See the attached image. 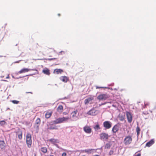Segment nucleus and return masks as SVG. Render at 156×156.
<instances>
[{
    "instance_id": "39448f33",
    "label": "nucleus",
    "mask_w": 156,
    "mask_h": 156,
    "mask_svg": "<svg viewBox=\"0 0 156 156\" xmlns=\"http://www.w3.org/2000/svg\"><path fill=\"white\" fill-rule=\"evenodd\" d=\"M94 98L93 96H90L86 99L84 101V103L85 105H88V104H92L93 103Z\"/></svg>"
},
{
    "instance_id": "0eeeda50",
    "label": "nucleus",
    "mask_w": 156,
    "mask_h": 156,
    "mask_svg": "<svg viewBox=\"0 0 156 156\" xmlns=\"http://www.w3.org/2000/svg\"><path fill=\"white\" fill-rule=\"evenodd\" d=\"M108 98V96L107 94H101L97 97V99L99 100H105Z\"/></svg>"
},
{
    "instance_id": "4c0bfd02",
    "label": "nucleus",
    "mask_w": 156,
    "mask_h": 156,
    "mask_svg": "<svg viewBox=\"0 0 156 156\" xmlns=\"http://www.w3.org/2000/svg\"><path fill=\"white\" fill-rule=\"evenodd\" d=\"M66 154L65 152L63 153L62 154V156H66Z\"/></svg>"
},
{
    "instance_id": "4be33fe9",
    "label": "nucleus",
    "mask_w": 156,
    "mask_h": 156,
    "mask_svg": "<svg viewBox=\"0 0 156 156\" xmlns=\"http://www.w3.org/2000/svg\"><path fill=\"white\" fill-rule=\"evenodd\" d=\"M63 72V70L60 69H56L54 70V72H55L57 74L61 73Z\"/></svg>"
},
{
    "instance_id": "c03bdc74",
    "label": "nucleus",
    "mask_w": 156,
    "mask_h": 156,
    "mask_svg": "<svg viewBox=\"0 0 156 156\" xmlns=\"http://www.w3.org/2000/svg\"><path fill=\"white\" fill-rule=\"evenodd\" d=\"M104 104H105L104 103H102L101 104L99 105V106H101V105H104Z\"/></svg>"
},
{
    "instance_id": "3c124183",
    "label": "nucleus",
    "mask_w": 156,
    "mask_h": 156,
    "mask_svg": "<svg viewBox=\"0 0 156 156\" xmlns=\"http://www.w3.org/2000/svg\"><path fill=\"white\" fill-rule=\"evenodd\" d=\"M33 75V74H30V75H29V76H32V75Z\"/></svg>"
},
{
    "instance_id": "2eb2a0df",
    "label": "nucleus",
    "mask_w": 156,
    "mask_h": 156,
    "mask_svg": "<svg viewBox=\"0 0 156 156\" xmlns=\"http://www.w3.org/2000/svg\"><path fill=\"white\" fill-rule=\"evenodd\" d=\"M5 147V144L4 140H0V149L4 150Z\"/></svg>"
},
{
    "instance_id": "6e6d98bb",
    "label": "nucleus",
    "mask_w": 156,
    "mask_h": 156,
    "mask_svg": "<svg viewBox=\"0 0 156 156\" xmlns=\"http://www.w3.org/2000/svg\"><path fill=\"white\" fill-rule=\"evenodd\" d=\"M34 156H36V155H35Z\"/></svg>"
},
{
    "instance_id": "c756f323",
    "label": "nucleus",
    "mask_w": 156,
    "mask_h": 156,
    "mask_svg": "<svg viewBox=\"0 0 156 156\" xmlns=\"http://www.w3.org/2000/svg\"><path fill=\"white\" fill-rule=\"evenodd\" d=\"M5 123V122L4 120H2L0 121V125L2 126L4 125Z\"/></svg>"
},
{
    "instance_id": "a211bd4d",
    "label": "nucleus",
    "mask_w": 156,
    "mask_h": 156,
    "mask_svg": "<svg viewBox=\"0 0 156 156\" xmlns=\"http://www.w3.org/2000/svg\"><path fill=\"white\" fill-rule=\"evenodd\" d=\"M60 79L61 80L65 83L67 82L68 80V78L67 77L65 76H61L60 77Z\"/></svg>"
},
{
    "instance_id": "1a4fd4ad",
    "label": "nucleus",
    "mask_w": 156,
    "mask_h": 156,
    "mask_svg": "<svg viewBox=\"0 0 156 156\" xmlns=\"http://www.w3.org/2000/svg\"><path fill=\"white\" fill-rule=\"evenodd\" d=\"M100 136L101 140H104L108 139L109 136L108 134L105 133L100 134Z\"/></svg>"
},
{
    "instance_id": "864d4df0",
    "label": "nucleus",
    "mask_w": 156,
    "mask_h": 156,
    "mask_svg": "<svg viewBox=\"0 0 156 156\" xmlns=\"http://www.w3.org/2000/svg\"><path fill=\"white\" fill-rule=\"evenodd\" d=\"M12 77L13 78H14V77H13V76H12Z\"/></svg>"
},
{
    "instance_id": "f704fd0d",
    "label": "nucleus",
    "mask_w": 156,
    "mask_h": 156,
    "mask_svg": "<svg viewBox=\"0 0 156 156\" xmlns=\"http://www.w3.org/2000/svg\"><path fill=\"white\" fill-rule=\"evenodd\" d=\"M113 151L111 150V151H109V155H111L113 154Z\"/></svg>"
},
{
    "instance_id": "2f4dec72",
    "label": "nucleus",
    "mask_w": 156,
    "mask_h": 156,
    "mask_svg": "<svg viewBox=\"0 0 156 156\" xmlns=\"http://www.w3.org/2000/svg\"><path fill=\"white\" fill-rule=\"evenodd\" d=\"M96 89H99V88H107V87H99L97 86H95Z\"/></svg>"
},
{
    "instance_id": "a19ab883",
    "label": "nucleus",
    "mask_w": 156,
    "mask_h": 156,
    "mask_svg": "<svg viewBox=\"0 0 156 156\" xmlns=\"http://www.w3.org/2000/svg\"><path fill=\"white\" fill-rule=\"evenodd\" d=\"M143 114H144L145 115H146L147 114V112H143Z\"/></svg>"
},
{
    "instance_id": "7ed1b4c3",
    "label": "nucleus",
    "mask_w": 156,
    "mask_h": 156,
    "mask_svg": "<svg viewBox=\"0 0 156 156\" xmlns=\"http://www.w3.org/2000/svg\"><path fill=\"white\" fill-rule=\"evenodd\" d=\"M79 113L77 110H75L73 111L71 114V118L73 121H76L78 119Z\"/></svg>"
},
{
    "instance_id": "20e7f679",
    "label": "nucleus",
    "mask_w": 156,
    "mask_h": 156,
    "mask_svg": "<svg viewBox=\"0 0 156 156\" xmlns=\"http://www.w3.org/2000/svg\"><path fill=\"white\" fill-rule=\"evenodd\" d=\"M132 141V136L129 135L125 137L123 141V143L125 145H128L131 143Z\"/></svg>"
},
{
    "instance_id": "49530a36",
    "label": "nucleus",
    "mask_w": 156,
    "mask_h": 156,
    "mask_svg": "<svg viewBox=\"0 0 156 156\" xmlns=\"http://www.w3.org/2000/svg\"><path fill=\"white\" fill-rule=\"evenodd\" d=\"M93 156H100L98 155H94Z\"/></svg>"
},
{
    "instance_id": "412c9836",
    "label": "nucleus",
    "mask_w": 156,
    "mask_h": 156,
    "mask_svg": "<svg viewBox=\"0 0 156 156\" xmlns=\"http://www.w3.org/2000/svg\"><path fill=\"white\" fill-rule=\"evenodd\" d=\"M63 107L62 105L58 106L57 109V111L58 112H62Z\"/></svg>"
},
{
    "instance_id": "f3484780",
    "label": "nucleus",
    "mask_w": 156,
    "mask_h": 156,
    "mask_svg": "<svg viewBox=\"0 0 156 156\" xmlns=\"http://www.w3.org/2000/svg\"><path fill=\"white\" fill-rule=\"evenodd\" d=\"M154 143V139H151L150 141L147 142L146 144V146L150 147Z\"/></svg>"
},
{
    "instance_id": "c85d7f7f",
    "label": "nucleus",
    "mask_w": 156,
    "mask_h": 156,
    "mask_svg": "<svg viewBox=\"0 0 156 156\" xmlns=\"http://www.w3.org/2000/svg\"><path fill=\"white\" fill-rule=\"evenodd\" d=\"M11 101L13 104H17L19 103V101L15 100H12Z\"/></svg>"
},
{
    "instance_id": "9b49d317",
    "label": "nucleus",
    "mask_w": 156,
    "mask_h": 156,
    "mask_svg": "<svg viewBox=\"0 0 156 156\" xmlns=\"http://www.w3.org/2000/svg\"><path fill=\"white\" fill-rule=\"evenodd\" d=\"M41 120L40 118H38L35 121V123L34 125V128L37 129H39V126L40 124Z\"/></svg>"
},
{
    "instance_id": "b1692460",
    "label": "nucleus",
    "mask_w": 156,
    "mask_h": 156,
    "mask_svg": "<svg viewBox=\"0 0 156 156\" xmlns=\"http://www.w3.org/2000/svg\"><path fill=\"white\" fill-rule=\"evenodd\" d=\"M94 128L95 131L98 130L100 129V128L99 125L97 124L94 126Z\"/></svg>"
},
{
    "instance_id": "8fccbe9b",
    "label": "nucleus",
    "mask_w": 156,
    "mask_h": 156,
    "mask_svg": "<svg viewBox=\"0 0 156 156\" xmlns=\"http://www.w3.org/2000/svg\"><path fill=\"white\" fill-rule=\"evenodd\" d=\"M2 80L3 81H7L6 80Z\"/></svg>"
},
{
    "instance_id": "473e14b6",
    "label": "nucleus",
    "mask_w": 156,
    "mask_h": 156,
    "mask_svg": "<svg viewBox=\"0 0 156 156\" xmlns=\"http://www.w3.org/2000/svg\"><path fill=\"white\" fill-rule=\"evenodd\" d=\"M65 52L64 51H62L59 53L58 54V55H59L60 54H62V55H63V54H65Z\"/></svg>"
},
{
    "instance_id": "6e6552de",
    "label": "nucleus",
    "mask_w": 156,
    "mask_h": 156,
    "mask_svg": "<svg viewBox=\"0 0 156 156\" xmlns=\"http://www.w3.org/2000/svg\"><path fill=\"white\" fill-rule=\"evenodd\" d=\"M126 115L128 122L131 123L132 121L133 117L132 114L129 112H126Z\"/></svg>"
},
{
    "instance_id": "58836bf2",
    "label": "nucleus",
    "mask_w": 156,
    "mask_h": 156,
    "mask_svg": "<svg viewBox=\"0 0 156 156\" xmlns=\"http://www.w3.org/2000/svg\"><path fill=\"white\" fill-rule=\"evenodd\" d=\"M141 154L140 153H139L137 154L136 156H140Z\"/></svg>"
},
{
    "instance_id": "f8f14e48",
    "label": "nucleus",
    "mask_w": 156,
    "mask_h": 156,
    "mask_svg": "<svg viewBox=\"0 0 156 156\" xmlns=\"http://www.w3.org/2000/svg\"><path fill=\"white\" fill-rule=\"evenodd\" d=\"M119 126L118 124L115 125L112 128V132L113 133H116L119 130Z\"/></svg>"
},
{
    "instance_id": "f257e3e1",
    "label": "nucleus",
    "mask_w": 156,
    "mask_h": 156,
    "mask_svg": "<svg viewBox=\"0 0 156 156\" xmlns=\"http://www.w3.org/2000/svg\"><path fill=\"white\" fill-rule=\"evenodd\" d=\"M69 119V117H64L62 118H59L53 121V122L55 124H58L61 123L62 122H66Z\"/></svg>"
},
{
    "instance_id": "de8ad7c7",
    "label": "nucleus",
    "mask_w": 156,
    "mask_h": 156,
    "mask_svg": "<svg viewBox=\"0 0 156 156\" xmlns=\"http://www.w3.org/2000/svg\"><path fill=\"white\" fill-rule=\"evenodd\" d=\"M146 106H145V105L143 107V108H146Z\"/></svg>"
},
{
    "instance_id": "79ce46f5",
    "label": "nucleus",
    "mask_w": 156,
    "mask_h": 156,
    "mask_svg": "<svg viewBox=\"0 0 156 156\" xmlns=\"http://www.w3.org/2000/svg\"><path fill=\"white\" fill-rule=\"evenodd\" d=\"M9 78V75H8L6 77V79H8V78Z\"/></svg>"
},
{
    "instance_id": "393cba45",
    "label": "nucleus",
    "mask_w": 156,
    "mask_h": 156,
    "mask_svg": "<svg viewBox=\"0 0 156 156\" xmlns=\"http://www.w3.org/2000/svg\"><path fill=\"white\" fill-rule=\"evenodd\" d=\"M48 141H49L52 142L53 143L57 142V140L54 139V138H51V139H50Z\"/></svg>"
},
{
    "instance_id": "9d476101",
    "label": "nucleus",
    "mask_w": 156,
    "mask_h": 156,
    "mask_svg": "<svg viewBox=\"0 0 156 156\" xmlns=\"http://www.w3.org/2000/svg\"><path fill=\"white\" fill-rule=\"evenodd\" d=\"M30 70H35L37 72V70L36 69H30L26 68H24L22 69H21L20 71L18 72V73L21 74L23 73H25L29 71Z\"/></svg>"
},
{
    "instance_id": "423d86ee",
    "label": "nucleus",
    "mask_w": 156,
    "mask_h": 156,
    "mask_svg": "<svg viewBox=\"0 0 156 156\" xmlns=\"http://www.w3.org/2000/svg\"><path fill=\"white\" fill-rule=\"evenodd\" d=\"M112 123L109 121H105L103 123V125L105 128V129H108L110 128L112 126Z\"/></svg>"
},
{
    "instance_id": "37998d69",
    "label": "nucleus",
    "mask_w": 156,
    "mask_h": 156,
    "mask_svg": "<svg viewBox=\"0 0 156 156\" xmlns=\"http://www.w3.org/2000/svg\"><path fill=\"white\" fill-rule=\"evenodd\" d=\"M63 114H64V115H67V113L66 112H64L63 113Z\"/></svg>"
},
{
    "instance_id": "dca6fc26",
    "label": "nucleus",
    "mask_w": 156,
    "mask_h": 156,
    "mask_svg": "<svg viewBox=\"0 0 156 156\" xmlns=\"http://www.w3.org/2000/svg\"><path fill=\"white\" fill-rule=\"evenodd\" d=\"M94 151H96V150L93 149H85L83 150V151L87 153L88 154L93 153Z\"/></svg>"
},
{
    "instance_id": "72a5a7b5",
    "label": "nucleus",
    "mask_w": 156,
    "mask_h": 156,
    "mask_svg": "<svg viewBox=\"0 0 156 156\" xmlns=\"http://www.w3.org/2000/svg\"><path fill=\"white\" fill-rule=\"evenodd\" d=\"M57 58H48V59H47V60H48V61H51V60H54V59H57Z\"/></svg>"
},
{
    "instance_id": "cd10ccee",
    "label": "nucleus",
    "mask_w": 156,
    "mask_h": 156,
    "mask_svg": "<svg viewBox=\"0 0 156 156\" xmlns=\"http://www.w3.org/2000/svg\"><path fill=\"white\" fill-rule=\"evenodd\" d=\"M48 129H57V128L56 126H51L49 127L48 128Z\"/></svg>"
},
{
    "instance_id": "aec40b11",
    "label": "nucleus",
    "mask_w": 156,
    "mask_h": 156,
    "mask_svg": "<svg viewBox=\"0 0 156 156\" xmlns=\"http://www.w3.org/2000/svg\"><path fill=\"white\" fill-rule=\"evenodd\" d=\"M52 114V112H47L45 114V118L47 119L49 118L51 116Z\"/></svg>"
},
{
    "instance_id": "5701e85b",
    "label": "nucleus",
    "mask_w": 156,
    "mask_h": 156,
    "mask_svg": "<svg viewBox=\"0 0 156 156\" xmlns=\"http://www.w3.org/2000/svg\"><path fill=\"white\" fill-rule=\"evenodd\" d=\"M18 138L20 140L22 139V133L21 132H19L17 134Z\"/></svg>"
},
{
    "instance_id": "ea45409f",
    "label": "nucleus",
    "mask_w": 156,
    "mask_h": 156,
    "mask_svg": "<svg viewBox=\"0 0 156 156\" xmlns=\"http://www.w3.org/2000/svg\"><path fill=\"white\" fill-rule=\"evenodd\" d=\"M136 133H137V135L138 136L140 134V132H136Z\"/></svg>"
},
{
    "instance_id": "e433bc0d",
    "label": "nucleus",
    "mask_w": 156,
    "mask_h": 156,
    "mask_svg": "<svg viewBox=\"0 0 156 156\" xmlns=\"http://www.w3.org/2000/svg\"><path fill=\"white\" fill-rule=\"evenodd\" d=\"M144 104H145V106H148V105H149L150 103L149 102H147V103H144Z\"/></svg>"
},
{
    "instance_id": "6ab92c4d",
    "label": "nucleus",
    "mask_w": 156,
    "mask_h": 156,
    "mask_svg": "<svg viewBox=\"0 0 156 156\" xmlns=\"http://www.w3.org/2000/svg\"><path fill=\"white\" fill-rule=\"evenodd\" d=\"M42 72L44 74L48 75H49L50 74L49 70L46 68L43 70Z\"/></svg>"
},
{
    "instance_id": "7c9ffc66",
    "label": "nucleus",
    "mask_w": 156,
    "mask_h": 156,
    "mask_svg": "<svg viewBox=\"0 0 156 156\" xmlns=\"http://www.w3.org/2000/svg\"><path fill=\"white\" fill-rule=\"evenodd\" d=\"M119 119L121 121H123L124 120V118L122 116H119Z\"/></svg>"
},
{
    "instance_id": "5fc2aeb1",
    "label": "nucleus",
    "mask_w": 156,
    "mask_h": 156,
    "mask_svg": "<svg viewBox=\"0 0 156 156\" xmlns=\"http://www.w3.org/2000/svg\"><path fill=\"white\" fill-rule=\"evenodd\" d=\"M28 76V75H26V76Z\"/></svg>"
},
{
    "instance_id": "09e8293b",
    "label": "nucleus",
    "mask_w": 156,
    "mask_h": 156,
    "mask_svg": "<svg viewBox=\"0 0 156 156\" xmlns=\"http://www.w3.org/2000/svg\"><path fill=\"white\" fill-rule=\"evenodd\" d=\"M27 93L32 94V93L31 92H27Z\"/></svg>"
},
{
    "instance_id": "4468645a",
    "label": "nucleus",
    "mask_w": 156,
    "mask_h": 156,
    "mask_svg": "<svg viewBox=\"0 0 156 156\" xmlns=\"http://www.w3.org/2000/svg\"><path fill=\"white\" fill-rule=\"evenodd\" d=\"M83 129L84 131L87 133H90L91 132V129L89 126H85L83 127Z\"/></svg>"
},
{
    "instance_id": "603ef678",
    "label": "nucleus",
    "mask_w": 156,
    "mask_h": 156,
    "mask_svg": "<svg viewBox=\"0 0 156 156\" xmlns=\"http://www.w3.org/2000/svg\"><path fill=\"white\" fill-rule=\"evenodd\" d=\"M50 156H54V155H50Z\"/></svg>"
},
{
    "instance_id": "ddd939ff",
    "label": "nucleus",
    "mask_w": 156,
    "mask_h": 156,
    "mask_svg": "<svg viewBox=\"0 0 156 156\" xmlns=\"http://www.w3.org/2000/svg\"><path fill=\"white\" fill-rule=\"evenodd\" d=\"M96 112V110H95L91 109L87 112V114L89 115H95L97 114Z\"/></svg>"
},
{
    "instance_id": "a878e982",
    "label": "nucleus",
    "mask_w": 156,
    "mask_h": 156,
    "mask_svg": "<svg viewBox=\"0 0 156 156\" xmlns=\"http://www.w3.org/2000/svg\"><path fill=\"white\" fill-rule=\"evenodd\" d=\"M41 150L44 153H46L47 151V148L45 147L41 148Z\"/></svg>"
},
{
    "instance_id": "bb28decb",
    "label": "nucleus",
    "mask_w": 156,
    "mask_h": 156,
    "mask_svg": "<svg viewBox=\"0 0 156 156\" xmlns=\"http://www.w3.org/2000/svg\"><path fill=\"white\" fill-rule=\"evenodd\" d=\"M111 146L110 143H107L105 146V149H109L110 148Z\"/></svg>"
},
{
    "instance_id": "f03ea898",
    "label": "nucleus",
    "mask_w": 156,
    "mask_h": 156,
    "mask_svg": "<svg viewBox=\"0 0 156 156\" xmlns=\"http://www.w3.org/2000/svg\"><path fill=\"white\" fill-rule=\"evenodd\" d=\"M26 141L27 147L30 148L31 146L32 140L31 135L29 133H27L26 135Z\"/></svg>"
},
{
    "instance_id": "c9c22d12",
    "label": "nucleus",
    "mask_w": 156,
    "mask_h": 156,
    "mask_svg": "<svg viewBox=\"0 0 156 156\" xmlns=\"http://www.w3.org/2000/svg\"><path fill=\"white\" fill-rule=\"evenodd\" d=\"M140 129L139 127L137 126L136 128V132H140Z\"/></svg>"
},
{
    "instance_id": "a18cd8bd",
    "label": "nucleus",
    "mask_w": 156,
    "mask_h": 156,
    "mask_svg": "<svg viewBox=\"0 0 156 156\" xmlns=\"http://www.w3.org/2000/svg\"><path fill=\"white\" fill-rule=\"evenodd\" d=\"M20 61H16V62H15L16 63H19V62H20Z\"/></svg>"
}]
</instances>
